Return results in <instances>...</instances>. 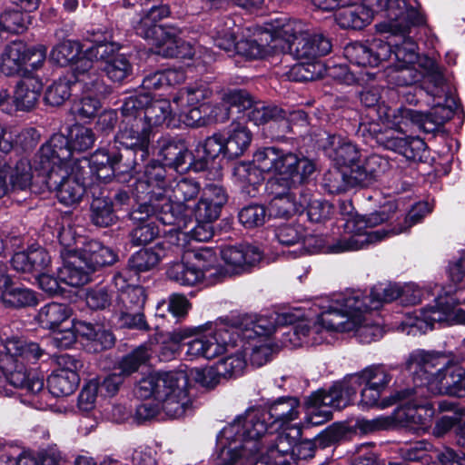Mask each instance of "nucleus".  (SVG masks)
Masks as SVG:
<instances>
[{
    "mask_svg": "<svg viewBox=\"0 0 465 465\" xmlns=\"http://www.w3.org/2000/svg\"><path fill=\"white\" fill-rule=\"evenodd\" d=\"M68 141L62 134H54L41 146L35 159V171L42 176L43 185L55 191L60 203H78L85 191V175L71 158Z\"/></svg>",
    "mask_w": 465,
    "mask_h": 465,
    "instance_id": "1",
    "label": "nucleus"
},
{
    "mask_svg": "<svg viewBox=\"0 0 465 465\" xmlns=\"http://www.w3.org/2000/svg\"><path fill=\"white\" fill-rule=\"evenodd\" d=\"M164 176L163 167L159 163H152L146 165L143 175L135 180L134 190L136 197L147 200L132 213L134 221L143 222L154 213L160 223L161 210L156 207V203L161 204L166 198L173 211L181 210L190 208V203L194 202L199 195L201 185L194 179L181 177L167 184Z\"/></svg>",
    "mask_w": 465,
    "mask_h": 465,
    "instance_id": "2",
    "label": "nucleus"
},
{
    "mask_svg": "<svg viewBox=\"0 0 465 465\" xmlns=\"http://www.w3.org/2000/svg\"><path fill=\"white\" fill-rule=\"evenodd\" d=\"M185 377L181 373L159 372L142 379L135 387L140 398L153 397L135 409L134 418L143 422L154 418L176 420L191 414V400L186 393Z\"/></svg>",
    "mask_w": 465,
    "mask_h": 465,
    "instance_id": "3",
    "label": "nucleus"
},
{
    "mask_svg": "<svg viewBox=\"0 0 465 465\" xmlns=\"http://www.w3.org/2000/svg\"><path fill=\"white\" fill-rule=\"evenodd\" d=\"M266 412L249 410L225 426L218 435L221 446L216 465H236L258 459L264 441L272 436Z\"/></svg>",
    "mask_w": 465,
    "mask_h": 465,
    "instance_id": "4",
    "label": "nucleus"
},
{
    "mask_svg": "<svg viewBox=\"0 0 465 465\" xmlns=\"http://www.w3.org/2000/svg\"><path fill=\"white\" fill-rule=\"evenodd\" d=\"M449 277L455 287L450 286L445 297H439L433 306L409 312L401 322V331L416 336L431 330L435 323L465 324V252L451 262Z\"/></svg>",
    "mask_w": 465,
    "mask_h": 465,
    "instance_id": "5",
    "label": "nucleus"
},
{
    "mask_svg": "<svg viewBox=\"0 0 465 465\" xmlns=\"http://www.w3.org/2000/svg\"><path fill=\"white\" fill-rule=\"evenodd\" d=\"M212 37L218 48L249 59H260L281 53L277 20L270 30H252L241 27L233 18L226 16L217 23Z\"/></svg>",
    "mask_w": 465,
    "mask_h": 465,
    "instance_id": "6",
    "label": "nucleus"
},
{
    "mask_svg": "<svg viewBox=\"0 0 465 465\" xmlns=\"http://www.w3.org/2000/svg\"><path fill=\"white\" fill-rule=\"evenodd\" d=\"M119 45L114 43H98L86 49V57L80 60L75 68L76 80L86 92L104 94L107 87L99 74V61L104 62V70L114 82H122L131 73L132 66L128 59L118 54Z\"/></svg>",
    "mask_w": 465,
    "mask_h": 465,
    "instance_id": "7",
    "label": "nucleus"
},
{
    "mask_svg": "<svg viewBox=\"0 0 465 465\" xmlns=\"http://www.w3.org/2000/svg\"><path fill=\"white\" fill-rule=\"evenodd\" d=\"M318 306L322 310L321 323L331 332L353 331L361 343H371L381 339L383 329L365 315L369 310H347L333 302V298L322 299Z\"/></svg>",
    "mask_w": 465,
    "mask_h": 465,
    "instance_id": "8",
    "label": "nucleus"
},
{
    "mask_svg": "<svg viewBox=\"0 0 465 465\" xmlns=\"http://www.w3.org/2000/svg\"><path fill=\"white\" fill-rule=\"evenodd\" d=\"M281 53L290 54L296 59L312 61L328 54L331 50V40L323 34L311 30L301 21L277 19Z\"/></svg>",
    "mask_w": 465,
    "mask_h": 465,
    "instance_id": "9",
    "label": "nucleus"
},
{
    "mask_svg": "<svg viewBox=\"0 0 465 465\" xmlns=\"http://www.w3.org/2000/svg\"><path fill=\"white\" fill-rule=\"evenodd\" d=\"M254 162L263 172L274 174L269 180H277L280 185L286 186L302 183L315 170L310 159L276 147L257 150Z\"/></svg>",
    "mask_w": 465,
    "mask_h": 465,
    "instance_id": "10",
    "label": "nucleus"
},
{
    "mask_svg": "<svg viewBox=\"0 0 465 465\" xmlns=\"http://www.w3.org/2000/svg\"><path fill=\"white\" fill-rule=\"evenodd\" d=\"M410 304L420 302V291L414 290L407 285L401 288L396 283H379L375 285L369 295L361 291H350L344 293L335 294L333 302L344 306L347 310H378L383 303L391 302L398 298Z\"/></svg>",
    "mask_w": 465,
    "mask_h": 465,
    "instance_id": "11",
    "label": "nucleus"
},
{
    "mask_svg": "<svg viewBox=\"0 0 465 465\" xmlns=\"http://www.w3.org/2000/svg\"><path fill=\"white\" fill-rule=\"evenodd\" d=\"M223 198H220L217 203H213L211 197L202 195L196 204L190 208L181 210H173L168 199L164 198L160 204L156 203V207L160 208V223L163 225L172 226L168 242L179 245L181 236L184 240V233L181 231L187 228L192 223L193 218L196 222H213L219 217L223 206Z\"/></svg>",
    "mask_w": 465,
    "mask_h": 465,
    "instance_id": "12",
    "label": "nucleus"
},
{
    "mask_svg": "<svg viewBox=\"0 0 465 465\" xmlns=\"http://www.w3.org/2000/svg\"><path fill=\"white\" fill-rule=\"evenodd\" d=\"M170 280L183 286H193L205 280L214 283L223 274L216 266V254L210 248L186 251L182 262H173L167 272Z\"/></svg>",
    "mask_w": 465,
    "mask_h": 465,
    "instance_id": "13",
    "label": "nucleus"
},
{
    "mask_svg": "<svg viewBox=\"0 0 465 465\" xmlns=\"http://www.w3.org/2000/svg\"><path fill=\"white\" fill-rule=\"evenodd\" d=\"M428 393L424 388H407L397 391L394 401L404 403L394 412V421L416 433L426 431L434 416V409L428 401Z\"/></svg>",
    "mask_w": 465,
    "mask_h": 465,
    "instance_id": "14",
    "label": "nucleus"
},
{
    "mask_svg": "<svg viewBox=\"0 0 465 465\" xmlns=\"http://www.w3.org/2000/svg\"><path fill=\"white\" fill-rule=\"evenodd\" d=\"M200 327L203 328L184 345L185 356L189 360H212L224 352H230L236 346V341L232 337L236 329L213 322Z\"/></svg>",
    "mask_w": 465,
    "mask_h": 465,
    "instance_id": "15",
    "label": "nucleus"
},
{
    "mask_svg": "<svg viewBox=\"0 0 465 465\" xmlns=\"http://www.w3.org/2000/svg\"><path fill=\"white\" fill-rule=\"evenodd\" d=\"M353 400V389L342 386L341 382L333 384L328 391H316L306 401V422L322 425L331 419L332 410L343 409Z\"/></svg>",
    "mask_w": 465,
    "mask_h": 465,
    "instance_id": "16",
    "label": "nucleus"
},
{
    "mask_svg": "<svg viewBox=\"0 0 465 465\" xmlns=\"http://www.w3.org/2000/svg\"><path fill=\"white\" fill-rule=\"evenodd\" d=\"M249 121L256 125L268 124L269 134L266 136L271 139H279L292 131V124H306L307 114L301 110L287 114L284 110L267 105L262 101H253L252 107L247 111Z\"/></svg>",
    "mask_w": 465,
    "mask_h": 465,
    "instance_id": "17",
    "label": "nucleus"
},
{
    "mask_svg": "<svg viewBox=\"0 0 465 465\" xmlns=\"http://www.w3.org/2000/svg\"><path fill=\"white\" fill-rule=\"evenodd\" d=\"M396 210L394 203H389L382 207L379 212L372 213L368 216L356 215L354 219H350L345 224V230L351 235L348 238H354L356 236L368 237V241L359 247L358 250H361L369 247L371 244H375L382 240L397 235L403 232V229H397L396 227L385 230L368 231L369 228H373L381 223L389 221L392 218L391 213Z\"/></svg>",
    "mask_w": 465,
    "mask_h": 465,
    "instance_id": "18",
    "label": "nucleus"
},
{
    "mask_svg": "<svg viewBox=\"0 0 465 465\" xmlns=\"http://www.w3.org/2000/svg\"><path fill=\"white\" fill-rule=\"evenodd\" d=\"M450 361L442 353L415 350L406 360V369L413 374L415 388H424L425 392L431 393L432 382L436 381L438 373L444 372Z\"/></svg>",
    "mask_w": 465,
    "mask_h": 465,
    "instance_id": "19",
    "label": "nucleus"
},
{
    "mask_svg": "<svg viewBox=\"0 0 465 465\" xmlns=\"http://www.w3.org/2000/svg\"><path fill=\"white\" fill-rule=\"evenodd\" d=\"M396 128L378 129L371 124L369 131L373 134L376 143L385 149L402 154L409 160L420 161L427 149L425 142L418 136H407L402 132L401 121L395 123Z\"/></svg>",
    "mask_w": 465,
    "mask_h": 465,
    "instance_id": "20",
    "label": "nucleus"
},
{
    "mask_svg": "<svg viewBox=\"0 0 465 465\" xmlns=\"http://www.w3.org/2000/svg\"><path fill=\"white\" fill-rule=\"evenodd\" d=\"M407 31L391 33L393 35V58L391 65L397 71L398 85L409 86L419 80L420 74L414 65L419 59L417 45L405 35Z\"/></svg>",
    "mask_w": 465,
    "mask_h": 465,
    "instance_id": "21",
    "label": "nucleus"
},
{
    "mask_svg": "<svg viewBox=\"0 0 465 465\" xmlns=\"http://www.w3.org/2000/svg\"><path fill=\"white\" fill-rule=\"evenodd\" d=\"M265 190L271 196L270 215L288 218L305 210L307 199L302 197L303 190L293 189L292 186L280 185L277 180H268Z\"/></svg>",
    "mask_w": 465,
    "mask_h": 465,
    "instance_id": "22",
    "label": "nucleus"
},
{
    "mask_svg": "<svg viewBox=\"0 0 465 465\" xmlns=\"http://www.w3.org/2000/svg\"><path fill=\"white\" fill-rule=\"evenodd\" d=\"M374 12L384 11L389 19L386 25L391 33L408 31L412 25L424 23L423 15L404 0H365Z\"/></svg>",
    "mask_w": 465,
    "mask_h": 465,
    "instance_id": "23",
    "label": "nucleus"
},
{
    "mask_svg": "<svg viewBox=\"0 0 465 465\" xmlns=\"http://www.w3.org/2000/svg\"><path fill=\"white\" fill-rule=\"evenodd\" d=\"M290 432L277 431L273 439L267 438L258 454V460L264 465H292L291 460L294 452L295 443L301 437L302 430L298 425L290 428Z\"/></svg>",
    "mask_w": 465,
    "mask_h": 465,
    "instance_id": "24",
    "label": "nucleus"
},
{
    "mask_svg": "<svg viewBox=\"0 0 465 465\" xmlns=\"http://www.w3.org/2000/svg\"><path fill=\"white\" fill-rule=\"evenodd\" d=\"M221 257L225 263V268L223 269L216 263V266L223 272L217 282L227 274H240L249 271L250 268L262 261L263 254L257 246L241 244L223 248Z\"/></svg>",
    "mask_w": 465,
    "mask_h": 465,
    "instance_id": "25",
    "label": "nucleus"
},
{
    "mask_svg": "<svg viewBox=\"0 0 465 465\" xmlns=\"http://www.w3.org/2000/svg\"><path fill=\"white\" fill-rule=\"evenodd\" d=\"M151 131L143 121H122L114 141L120 146L140 153L143 162L148 155Z\"/></svg>",
    "mask_w": 465,
    "mask_h": 465,
    "instance_id": "26",
    "label": "nucleus"
},
{
    "mask_svg": "<svg viewBox=\"0 0 465 465\" xmlns=\"http://www.w3.org/2000/svg\"><path fill=\"white\" fill-rule=\"evenodd\" d=\"M335 13L337 25L343 29L361 30L368 25L373 17L374 10L364 0L341 1Z\"/></svg>",
    "mask_w": 465,
    "mask_h": 465,
    "instance_id": "27",
    "label": "nucleus"
},
{
    "mask_svg": "<svg viewBox=\"0 0 465 465\" xmlns=\"http://www.w3.org/2000/svg\"><path fill=\"white\" fill-rule=\"evenodd\" d=\"M169 8L166 5H153L142 16L134 26L136 34L152 42L153 45L163 43L164 36L172 34L173 26L157 25L158 21L169 15Z\"/></svg>",
    "mask_w": 465,
    "mask_h": 465,
    "instance_id": "28",
    "label": "nucleus"
},
{
    "mask_svg": "<svg viewBox=\"0 0 465 465\" xmlns=\"http://www.w3.org/2000/svg\"><path fill=\"white\" fill-rule=\"evenodd\" d=\"M367 241L368 237L356 236L354 238L344 237L336 241L335 243H331L322 235H306L304 232L301 243V251L307 253H315L319 252L325 253H341L344 252L358 251V248L361 247Z\"/></svg>",
    "mask_w": 465,
    "mask_h": 465,
    "instance_id": "29",
    "label": "nucleus"
},
{
    "mask_svg": "<svg viewBox=\"0 0 465 465\" xmlns=\"http://www.w3.org/2000/svg\"><path fill=\"white\" fill-rule=\"evenodd\" d=\"M325 142L322 144L326 154L338 165L352 168L358 165L360 151L350 140L341 135L326 134Z\"/></svg>",
    "mask_w": 465,
    "mask_h": 465,
    "instance_id": "30",
    "label": "nucleus"
},
{
    "mask_svg": "<svg viewBox=\"0 0 465 465\" xmlns=\"http://www.w3.org/2000/svg\"><path fill=\"white\" fill-rule=\"evenodd\" d=\"M398 112L402 120L411 122L426 133H433L436 131L449 120L452 114L451 110L442 105L440 101L428 113L407 108H399Z\"/></svg>",
    "mask_w": 465,
    "mask_h": 465,
    "instance_id": "31",
    "label": "nucleus"
},
{
    "mask_svg": "<svg viewBox=\"0 0 465 465\" xmlns=\"http://www.w3.org/2000/svg\"><path fill=\"white\" fill-rule=\"evenodd\" d=\"M322 312L318 316L317 322L313 326H310L305 322H300L290 328L287 331L282 332L285 336L283 342L292 347L298 346H314L328 341L326 328L321 323Z\"/></svg>",
    "mask_w": 465,
    "mask_h": 465,
    "instance_id": "32",
    "label": "nucleus"
},
{
    "mask_svg": "<svg viewBox=\"0 0 465 465\" xmlns=\"http://www.w3.org/2000/svg\"><path fill=\"white\" fill-rule=\"evenodd\" d=\"M435 381L430 394L465 397V370L462 367L450 362L444 372L438 373Z\"/></svg>",
    "mask_w": 465,
    "mask_h": 465,
    "instance_id": "33",
    "label": "nucleus"
},
{
    "mask_svg": "<svg viewBox=\"0 0 465 465\" xmlns=\"http://www.w3.org/2000/svg\"><path fill=\"white\" fill-rule=\"evenodd\" d=\"M50 262L49 254L40 246H32L27 251L16 252L11 259L12 267L15 271L35 275L45 271Z\"/></svg>",
    "mask_w": 465,
    "mask_h": 465,
    "instance_id": "34",
    "label": "nucleus"
},
{
    "mask_svg": "<svg viewBox=\"0 0 465 465\" xmlns=\"http://www.w3.org/2000/svg\"><path fill=\"white\" fill-rule=\"evenodd\" d=\"M391 374L383 365H371L363 369L361 372L352 374L341 381L342 386L351 387L354 396L358 387L361 384H368L382 391L388 387L391 381Z\"/></svg>",
    "mask_w": 465,
    "mask_h": 465,
    "instance_id": "35",
    "label": "nucleus"
},
{
    "mask_svg": "<svg viewBox=\"0 0 465 465\" xmlns=\"http://www.w3.org/2000/svg\"><path fill=\"white\" fill-rule=\"evenodd\" d=\"M62 258L64 264L58 269V279L61 282L79 287L90 281L92 272L84 265V261L79 253H72Z\"/></svg>",
    "mask_w": 465,
    "mask_h": 465,
    "instance_id": "36",
    "label": "nucleus"
},
{
    "mask_svg": "<svg viewBox=\"0 0 465 465\" xmlns=\"http://www.w3.org/2000/svg\"><path fill=\"white\" fill-rule=\"evenodd\" d=\"M262 173L264 172L259 168L253 157L252 163H241L235 165L232 173L235 183L242 191L250 197H255L264 181Z\"/></svg>",
    "mask_w": 465,
    "mask_h": 465,
    "instance_id": "37",
    "label": "nucleus"
},
{
    "mask_svg": "<svg viewBox=\"0 0 465 465\" xmlns=\"http://www.w3.org/2000/svg\"><path fill=\"white\" fill-rule=\"evenodd\" d=\"M43 84L37 77L28 76L20 80L15 89L13 103L15 110L29 111L37 104Z\"/></svg>",
    "mask_w": 465,
    "mask_h": 465,
    "instance_id": "38",
    "label": "nucleus"
},
{
    "mask_svg": "<svg viewBox=\"0 0 465 465\" xmlns=\"http://www.w3.org/2000/svg\"><path fill=\"white\" fill-rule=\"evenodd\" d=\"M391 167L387 158L371 154L368 156L362 164L352 168V178L358 185L367 186L385 173Z\"/></svg>",
    "mask_w": 465,
    "mask_h": 465,
    "instance_id": "39",
    "label": "nucleus"
},
{
    "mask_svg": "<svg viewBox=\"0 0 465 465\" xmlns=\"http://www.w3.org/2000/svg\"><path fill=\"white\" fill-rule=\"evenodd\" d=\"M221 154L225 157L224 137L221 134H213L198 143L193 154V163H190V165L194 171H203L207 167L208 162Z\"/></svg>",
    "mask_w": 465,
    "mask_h": 465,
    "instance_id": "40",
    "label": "nucleus"
},
{
    "mask_svg": "<svg viewBox=\"0 0 465 465\" xmlns=\"http://www.w3.org/2000/svg\"><path fill=\"white\" fill-rule=\"evenodd\" d=\"M166 373H181L185 377L186 381V393L191 400V413L193 411V397L190 392V381L193 380L202 387L206 389H213L221 381L223 376L218 371L217 367L214 365L204 369L192 368V369H179L176 371H165Z\"/></svg>",
    "mask_w": 465,
    "mask_h": 465,
    "instance_id": "41",
    "label": "nucleus"
},
{
    "mask_svg": "<svg viewBox=\"0 0 465 465\" xmlns=\"http://www.w3.org/2000/svg\"><path fill=\"white\" fill-rule=\"evenodd\" d=\"M79 254L84 261V265L92 272L99 267L113 264L117 259V254L113 249L97 241L86 242L80 250Z\"/></svg>",
    "mask_w": 465,
    "mask_h": 465,
    "instance_id": "42",
    "label": "nucleus"
},
{
    "mask_svg": "<svg viewBox=\"0 0 465 465\" xmlns=\"http://www.w3.org/2000/svg\"><path fill=\"white\" fill-rule=\"evenodd\" d=\"M86 57V50L82 51L79 42L66 40L56 45L50 53V60L61 66H73V74L74 78V85L81 84L76 80V64Z\"/></svg>",
    "mask_w": 465,
    "mask_h": 465,
    "instance_id": "43",
    "label": "nucleus"
},
{
    "mask_svg": "<svg viewBox=\"0 0 465 465\" xmlns=\"http://www.w3.org/2000/svg\"><path fill=\"white\" fill-rule=\"evenodd\" d=\"M28 45L23 42H13L2 54L1 71L5 75L19 74L26 70Z\"/></svg>",
    "mask_w": 465,
    "mask_h": 465,
    "instance_id": "44",
    "label": "nucleus"
},
{
    "mask_svg": "<svg viewBox=\"0 0 465 465\" xmlns=\"http://www.w3.org/2000/svg\"><path fill=\"white\" fill-rule=\"evenodd\" d=\"M300 402L296 398H279L273 401L268 410L267 417L272 420L273 424H279L281 428L292 427L290 423L298 419L300 415Z\"/></svg>",
    "mask_w": 465,
    "mask_h": 465,
    "instance_id": "45",
    "label": "nucleus"
},
{
    "mask_svg": "<svg viewBox=\"0 0 465 465\" xmlns=\"http://www.w3.org/2000/svg\"><path fill=\"white\" fill-rule=\"evenodd\" d=\"M252 141V134L245 125L232 122L224 137L225 157L234 159L243 154Z\"/></svg>",
    "mask_w": 465,
    "mask_h": 465,
    "instance_id": "46",
    "label": "nucleus"
},
{
    "mask_svg": "<svg viewBox=\"0 0 465 465\" xmlns=\"http://www.w3.org/2000/svg\"><path fill=\"white\" fill-rule=\"evenodd\" d=\"M73 326L76 336L79 335L92 342L94 351L108 349L114 343L112 332L99 325H94L84 321H76L73 322Z\"/></svg>",
    "mask_w": 465,
    "mask_h": 465,
    "instance_id": "47",
    "label": "nucleus"
},
{
    "mask_svg": "<svg viewBox=\"0 0 465 465\" xmlns=\"http://www.w3.org/2000/svg\"><path fill=\"white\" fill-rule=\"evenodd\" d=\"M8 175L13 189L25 190L34 183L43 185L42 176L35 168V160L33 163L27 159L19 160L14 167L10 166Z\"/></svg>",
    "mask_w": 465,
    "mask_h": 465,
    "instance_id": "48",
    "label": "nucleus"
},
{
    "mask_svg": "<svg viewBox=\"0 0 465 465\" xmlns=\"http://www.w3.org/2000/svg\"><path fill=\"white\" fill-rule=\"evenodd\" d=\"M173 117H175L173 101L170 102L166 99L153 101L151 98V102L145 108L143 120L148 124L151 131L153 126L169 125Z\"/></svg>",
    "mask_w": 465,
    "mask_h": 465,
    "instance_id": "49",
    "label": "nucleus"
},
{
    "mask_svg": "<svg viewBox=\"0 0 465 465\" xmlns=\"http://www.w3.org/2000/svg\"><path fill=\"white\" fill-rule=\"evenodd\" d=\"M180 31L172 29L171 35L164 36L163 43L155 44V52L164 57L192 58L194 55L193 46L178 37Z\"/></svg>",
    "mask_w": 465,
    "mask_h": 465,
    "instance_id": "50",
    "label": "nucleus"
},
{
    "mask_svg": "<svg viewBox=\"0 0 465 465\" xmlns=\"http://www.w3.org/2000/svg\"><path fill=\"white\" fill-rule=\"evenodd\" d=\"M72 315L71 308L64 303L51 302L43 306L37 313L39 324L48 330H55Z\"/></svg>",
    "mask_w": 465,
    "mask_h": 465,
    "instance_id": "51",
    "label": "nucleus"
},
{
    "mask_svg": "<svg viewBox=\"0 0 465 465\" xmlns=\"http://www.w3.org/2000/svg\"><path fill=\"white\" fill-rule=\"evenodd\" d=\"M212 94L213 91L206 84L195 83L180 89L173 97V104L179 106H205L204 101L209 99Z\"/></svg>",
    "mask_w": 465,
    "mask_h": 465,
    "instance_id": "52",
    "label": "nucleus"
},
{
    "mask_svg": "<svg viewBox=\"0 0 465 465\" xmlns=\"http://www.w3.org/2000/svg\"><path fill=\"white\" fill-rule=\"evenodd\" d=\"M247 345H242L244 357L248 354L251 364L261 367L271 361L275 349L269 339H247Z\"/></svg>",
    "mask_w": 465,
    "mask_h": 465,
    "instance_id": "53",
    "label": "nucleus"
},
{
    "mask_svg": "<svg viewBox=\"0 0 465 465\" xmlns=\"http://www.w3.org/2000/svg\"><path fill=\"white\" fill-rule=\"evenodd\" d=\"M79 381L78 373L54 371L48 378L49 391L55 397L67 396L76 390Z\"/></svg>",
    "mask_w": 465,
    "mask_h": 465,
    "instance_id": "54",
    "label": "nucleus"
},
{
    "mask_svg": "<svg viewBox=\"0 0 465 465\" xmlns=\"http://www.w3.org/2000/svg\"><path fill=\"white\" fill-rule=\"evenodd\" d=\"M73 162L81 167V171L84 175L88 173L96 177L97 180L102 182L109 181L113 176L118 175L121 171L118 164L119 163H102L95 161H88V158H81L73 160Z\"/></svg>",
    "mask_w": 465,
    "mask_h": 465,
    "instance_id": "55",
    "label": "nucleus"
},
{
    "mask_svg": "<svg viewBox=\"0 0 465 465\" xmlns=\"http://www.w3.org/2000/svg\"><path fill=\"white\" fill-rule=\"evenodd\" d=\"M161 154L163 157L166 165L178 170L187 160L193 163V154L189 153L186 144L183 141H171L163 144L161 148ZM190 167H192L189 164Z\"/></svg>",
    "mask_w": 465,
    "mask_h": 465,
    "instance_id": "56",
    "label": "nucleus"
},
{
    "mask_svg": "<svg viewBox=\"0 0 465 465\" xmlns=\"http://www.w3.org/2000/svg\"><path fill=\"white\" fill-rule=\"evenodd\" d=\"M151 102L149 93H139L124 98L121 106L122 121H143L144 111Z\"/></svg>",
    "mask_w": 465,
    "mask_h": 465,
    "instance_id": "57",
    "label": "nucleus"
},
{
    "mask_svg": "<svg viewBox=\"0 0 465 465\" xmlns=\"http://www.w3.org/2000/svg\"><path fill=\"white\" fill-rule=\"evenodd\" d=\"M427 68L424 75V89L430 95L442 99L446 94L445 79L439 71L434 62L425 58L424 62L420 64Z\"/></svg>",
    "mask_w": 465,
    "mask_h": 465,
    "instance_id": "58",
    "label": "nucleus"
},
{
    "mask_svg": "<svg viewBox=\"0 0 465 465\" xmlns=\"http://www.w3.org/2000/svg\"><path fill=\"white\" fill-rule=\"evenodd\" d=\"M1 300L5 306L22 308L35 306L38 299L34 291L24 287H7L3 290Z\"/></svg>",
    "mask_w": 465,
    "mask_h": 465,
    "instance_id": "59",
    "label": "nucleus"
},
{
    "mask_svg": "<svg viewBox=\"0 0 465 465\" xmlns=\"http://www.w3.org/2000/svg\"><path fill=\"white\" fill-rule=\"evenodd\" d=\"M134 211V210L130 213V218L134 223H137V225L130 233V241L134 246L145 245L153 241L160 234V229L151 221L153 217L156 218V215L152 213L144 221L139 222L132 218V213Z\"/></svg>",
    "mask_w": 465,
    "mask_h": 465,
    "instance_id": "60",
    "label": "nucleus"
},
{
    "mask_svg": "<svg viewBox=\"0 0 465 465\" xmlns=\"http://www.w3.org/2000/svg\"><path fill=\"white\" fill-rule=\"evenodd\" d=\"M67 141V148L70 151L72 160H75L73 156V152H84L90 149L94 143V134L87 127L83 125H74L70 128L69 137L64 135Z\"/></svg>",
    "mask_w": 465,
    "mask_h": 465,
    "instance_id": "61",
    "label": "nucleus"
},
{
    "mask_svg": "<svg viewBox=\"0 0 465 465\" xmlns=\"http://www.w3.org/2000/svg\"><path fill=\"white\" fill-rule=\"evenodd\" d=\"M161 248L141 249L128 261V268L134 272H143L153 269L161 260Z\"/></svg>",
    "mask_w": 465,
    "mask_h": 465,
    "instance_id": "62",
    "label": "nucleus"
},
{
    "mask_svg": "<svg viewBox=\"0 0 465 465\" xmlns=\"http://www.w3.org/2000/svg\"><path fill=\"white\" fill-rule=\"evenodd\" d=\"M77 86L86 91L83 84L74 85V81L72 82L67 78H59L48 86L45 94V100L50 105L59 106L71 96L72 88Z\"/></svg>",
    "mask_w": 465,
    "mask_h": 465,
    "instance_id": "63",
    "label": "nucleus"
},
{
    "mask_svg": "<svg viewBox=\"0 0 465 465\" xmlns=\"http://www.w3.org/2000/svg\"><path fill=\"white\" fill-rule=\"evenodd\" d=\"M344 56L353 65L358 67H375L376 60L372 56L371 45L351 43L344 48Z\"/></svg>",
    "mask_w": 465,
    "mask_h": 465,
    "instance_id": "64",
    "label": "nucleus"
}]
</instances>
